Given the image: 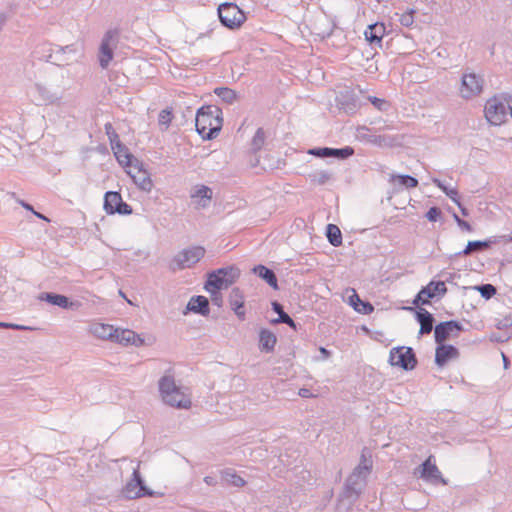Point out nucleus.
Wrapping results in <instances>:
<instances>
[{
  "label": "nucleus",
  "mask_w": 512,
  "mask_h": 512,
  "mask_svg": "<svg viewBox=\"0 0 512 512\" xmlns=\"http://www.w3.org/2000/svg\"><path fill=\"white\" fill-rule=\"evenodd\" d=\"M463 330V326L456 320L440 322L434 328V338L437 344L443 343L453 333L457 336Z\"/></svg>",
  "instance_id": "obj_14"
},
{
  "label": "nucleus",
  "mask_w": 512,
  "mask_h": 512,
  "mask_svg": "<svg viewBox=\"0 0 512 512\" xmlns=\"http://www.w3.org/2000/svg\"><path fill=\"white\" fill-rule=\"evenodd\" d=\"M349 302L355 311L364 315H368L374 310V307L370 302L362 301L356 293L349 297Z\"/></svg>",
  "instance_id": "obj_32"
},
{
  "label": "nucleus",
  "mask_w": 512,
  "mask_h": 512,
  "mask_svg": "<svg viewBox=\"0 0 512 512\" xmlns=\"http://www.w3.org/2000/svg\"><path fill=\"white\" fill-rule=\"evenodd\" d=\"M32 96L37 105H48L58 103L62 96L51 91L48 87L41 83H36L32 90Z\"/></svg>",
  "instance_id": "obj_16"
},
{
  "label": "nucleus",
  "mask_w": 512,
  "mask_h": 512,
  "mask_svg": "<svg viewBox=\"0 0 512 512\" xmlns=\"http://www.w3.org/2000/svg\"><path fill=\"white\" fill-rule=\"evenodd\" d=\"M0 327L2 328H8V329H13V330H28L30 329L29 327L27 326H23V325H19V324H12V323H5V322H0Z\"/></svg>",
  "instance_id": "obj_53"
},
{
  "label": "nucleus",
  "mask_w": 512,
  "mask_h": 512,
  "mask_svg": "<svg viewBox=\"0 0 512 512\" xmlns=\"http://www.w3.org/2000/svg\"><path fill=\"white\" fill-rule=\"evenodd\" d=\"M432 456H429L422 464H421V473L420 477L429 483L437 484L441 483L443 485H447L448 481L442 477V474L436 464L431 462Z\"/></svg>",
  "instance_id": "obj_17"
},
{
  "label": "nucleus",
  "mask_w": 512,
  "mask_h": 512,
  "mask_svg": "<svg viewBox=\"0 0 512 512\" xmlns=\"http://www.w3.org/2000/svg\"><path fill=\"white\" fill-rule=\"evenodd\" d=\"M319 351H320V353L322 354L323 359H327V358L330 356V351H329V350H327V349H326V348H324V347H320V348H319Z\"/></svg>",
  "instance_id": "obj_61"
},
{
  "label": "nucleus",
  "mask_w": 512,
  "mask_h": 512,
  "mask_svg": "<svg viewBox=\"0 0 512 512\" xmlns=\"http://www.w3.org/2000/svg\"><path fill=\"white\" fill-rule=\"evenodd\" d=\"M443 275H446V278L443 282H448V283H451L453 282V280L455 279L456 277V274L455 273H442Z\"/></svg>",
  "instance_id": "obj_58"
},
{
  "label": "nucleus",
  "mask_w": 512,
  "mask_h": 512,
  "mask_svg": "<svg viewBox=\"0 0 512 512\" xmlns=\"http://www.w3.org/2000/svg\"><path fill=\"white\" fill-rule=\"evenodd\" d=\"M277 338L269 329L262 328L259 331V349L262 352H272L276 345Z\"/></svg>",
  "instance_id": "obj_26"
},
{
  "label": "nucleus",
  "mask_w": 512,
  "mask_h": 512,
  "mask_svg": "<svg viewBox=\"0 0 512 512\" xmlns=\"http://www.w3.org/2000/svg\"><path fill=\"white\" fill-rule=\"evenodd\" d=\"M367 141L378 147H392L396 144L397 139L389 135L370 134Z\"/></svg>",
  "instance_id": "obj_35"
},
{
  "label": "nucleus",
  "mask_w": 512,
  "mask_h": 512,
  "mask_svg": "<svg viewBox=\"0 0 512 512\" xmlns=\"http://www.w3.org/2000/svg\"><path fill=\"white\" fill-rule=\"evenodd\" d=\"M433 184H435L439 189H441L447 197H449L454 203H458L460 199L459 193L456 188H449L446 186L440 179L433 178Z\"/></svg>",
  "instance_id": "obj_41"
},
{
  "label": "nucleus",
  "mask_w": 512,
  "mask_h": 512,
  "mask_svg": "<svg viewBox=\"0 0 512 512\" xmlns=\"http://www.w3.org/2000/svg\"><path fill=\"white\" fill-rule=\"evenodd\" d=\"M474 289L477 290L480 293V295L486 300H489L497 293L496 287L492 284H481L475 286Z\"/></svg>",
  "instance_id": "obj_43"
},
{
  "label": "nucleus",
  "mask_w": 512,
  "mask_h": 512,
  "mask_svg": "<svg viewBox=\"0 0 512 512\" xmlns=\"http://www.w3.org/2000/svg\"><path fill=\"white\" fill-rule=\"evenodd\" d=\"M212 196V189L203 184L194 186L190 192L192 203L198 209H204L208 207L212 200Z\"/></svg>",
  "instance_id": "obj_19"
},
{
  "label": "nucleus",
  "mask_w": 512,
  "mask_h": 512,
  "mask_svg": "<svg viewBox=\"0 0 512 512\" xmlns=\"http://www.w3.org/2000/svg\"><path fill=\"white\" fill-rule=\"evenodd\" d=\"M459 357V350L451 344H438L435 350V363L439 367H443L450 360Z\"/></svg>",
  "instance_id": "obj_20"
},
{
  "label": "nucleus",
  "mask_w": 512,
  "mask_h": 512,
  "mask_svg": "<svg viewBox=\"0 0 512 512\" xmlns=\"http://www.w3.org/2000/svg\"><path fill=\"white\" fill-rule=\"evenodd\" d=\"M484 87V79L481 75L473 72H465L461 77L460 95L463 99H471L478 96Z\"/></svg>",
  "instance_id": "obj_8"
},
{
  "label": "nucleus",
  "mask_w": 512,
  "mask_h": 512,
  "mask_svg": "<svg viewBox=\"0 0 512 512\" xmlns=\"http://www.w3.org/2000/svg\"><path fill=\"white\" fill-rule=\"evenodd\" d=\"M512 334L509 331H505L502 333H492L490 335V340L497 343H503L508 341L511 338Z\"/></svg>",
  "instance_id": "obj_48"
},
{
  "label": "nucleus",
  "mask_w": 512,
  "mask_h": 512,
  "mask_svg": "<svg viewBox=\"0 0 512 512\" xmlns=\"http://www.w3.org/2000/svg\"><path fill=\"white\" fill-rule=\"evenodd\" d=\"M173 115L170 109H163L158 116V123L160 126H164V129H168L171 124Z\"/></svg>",
  "instance_id": "obj_44"
},
{
  "label": "nucleus",
  "mask_w": 512,
  "mask_h": 512,
  "mask_svg": "<svg viewBox=\"0 0 512 512\" xmlns=\"http://www.w3.org/2000/svg\"><path fill=\"white\" fill-rule=\"evenodd\" d=\"M389 182H391V183L397 182L399 184V186L406 188V189L415 188L418 186V180L415 177H413L411 175H406V174H403V175L391 174L390 178H389Z\"/></svg>",
  "instance_id": "obj_36"
},
{
  "label": "nucleus",
  "mask_w": 512,
  "mask_h": 512,
  "mask_svg": "<svg viewBox=\"0 0 512 512\" xmlns=\"http://www.w3.org/2000/svg\"><path fill=\"white\" fill-rule=\"evenodd\" d=\"M109 143H110V146H111V149L115 148L116 145H121L123 144L121 141H120V138H119V135H117L116 138L112 137V138H109Z\"/></svg>",
  "instance_id": "obj_56"
},
{
  "label": "nucleus",
  "mask_w": 512,
  "mask_h": 512,
  "mask_svg": "<svg viewBox=\"0 0 512 512\" xmlns=\"http://www.w3.org/2000/svg\"><path fill=\"white\" fill-rule=\"evenodd\" d=\"M502 99L506 101L507 109L509 112L512 111V94L510 93H502Z\"/></svg>",
  "instance_id": "obj_55"
},
{
  "label": "nucleus",
  "mask_w": 512,
  "mask_h": 512,
  "mask_svg": "<svg viewBox=\"0 0 512 512\" xmlns=\"http://www.w3.org/2000/svg\"><path fill=\"white\" fill-rule=\"evenodd\" d=\"M222 110L214 105L203 106L198 109L195 118V127L204 140L216 138L222 129Z\"/></svg>",
  "instance_id": "obj_1"
},
{
  "label": "nucleus",
  "mask_w": 512,
  "mask_h": 512,
  "mask_svg": "<svg viewBox=\"0 0 512 512\" xmlns=\"http://www.w3.org/2000/svg\"><path fill=\"white\" fill-rule=\"evenodd\" d=\"M414 13V9L408 10L399 16L398 21L404 27H411L414 23Z\"/></svg>",
  "instance_id": "obj_45"
},
{
  "label": "nucleus",
  "mask_w": 512,
  "mask_h": 512,
  "mask_svg": "<svg viewBox=\"0 0 512 512\" xmlns=\"http://www.w3.org/2000/svg\"><path fill=\"white\" fill-rule=\"evenodd\" d=\"M207 292L210 294L212 303L217 307H221L223 303V297L220 293V290H210Z\"/></svg>",
  "instance_id": "obj_50"
},
{
  "label": "nucleus",
  "mask_w": 512,
  "mask_h": 512,
  "mask_svg": "<svg viewBox=\"0 0 512 512\" xmlns=\"http://www.w3.org/2000/svg\"><path fill=\"white\" fill-rule=\"evenodd\" d=\"M272 310L278 314V318L274 321L275 323H284L296 329L295 321L284 311L283 306L279 302H272Z\"/></svg>",
  "instance_id": "obj_34"
},
{
  "label": "nucleus",
  "mask_w": 512,
  "mask_h": 512,
  "mask_svg": "<svg viewBox=\"0 0 512 512\" xmlns=\"http://www.w3.org/2000/svg\"><path fill=\"white\" fill-rule=\"evenodd\" d=\"M441 209L438 208V207H431L425 217L430 221V222H436L439 220V218L441 217Z\"/></svg>",
  "instance_id": "obj_49"
},
{
  "label": "nucleus",
  "mask_w": 512,
  "mask_h": 512,
  "mask_svg": "<svg viewBox=\"0 0 512 512\" xmlns=\"http://www.w3.org/2000/svg\"><path fill=\"white\" fill-rule=\"evenodd\" d=\"M217 273L221 274L222 279L229 285H232L240 276V270L234 265L219 268Z\"/></svg>",
  "instance_id": "obj_37"
},
{
  "label": "nucleus",
  "mask_w": 512,
  "mask_h": 512,
  "mask_svg": "<svg viewBox=\"0 0 512 512\" xmlns=\"http://www.w3.org/2000/svg\"><path fill=\"white\" fill-rule=\"evenodd\" d=\"M112 151L117 162L122 167H131L135 164L136 158H134V156L129 152V149L124 144L116 145Z\"/></svg>",
  "instance_id": "obj_28"
},
{
  "label": "nucleus",
  "mask_w": 512,
  "mask_h": 512,
  "mask_svg": "<svg viewBox=\"0 0 512 512\" xmlns=\"http://www.w3.org/2000/svg\"><path fill=\"white\" fill-rule=\"evenodd\" d=\"M214 94L227 104H232L237 99L236 91L229 87H216L214 89Z\"/></svg>",
  "instance_id": "obj_40"
},
{
  "label": "nucleus",
  "mask_w": 512,
  "mask_h": 512,
  "mask_svg": "<svg viewBox=\"0 0 512 512\" xmlns=\"http://www.w3.org/2000/svg\"><path fill=\"white\" fill-rule=\"evenodd\" d=\"M103 208L108 215H130L132 207L123 201L122 196L117 191H107L104 195Z\"/></svg>",
  "instance_id": "obj_10"
},
{
  "label": "nucleus",
  "mask_w": 512,
  "mask_h": 512,
  "mask_svg": "<svg viewBox=\"0 0 512 512\" xmlns=\"http://www.w3.org/2000/svg\"><path fill=\"white\" fill-rule=\"evenodd\" d=\"M218 16L223 26L229 29L239 28L245 21L244 12L234 3H222L218 7Z\"/></svg>",
  "instance_id": "obj_6"
},
{
  "label": "nucleus",
  "mask_w": 512,
  "mask_h": 512,
  "mask_svg": "<svg viewBox=\"0 0 512 512\" xmlns=\"http://www.w3.org/2000/svg\"><path fill=\"white\" fill-rule=\"evenodd\" d=\"M415 317L420 324L419 334L424 335L431 333L435 322L433 315L425 308L418 307L415 310Z\"/></svg>",
  "instance_id": "obj_24"
},
{
  "label": "nucleus",
  "mask_w": 512,
  "mask_h": 512,
  "mask_svg": "<svg viewBox=\"0 0 512 512\" xmlns=\"http://www.w3.org/2000/svg\"><path fill=\"white\" fill-rule=\"evenodd\" d=\"M385 32L386 28L383 23H374L367 27L364 35L370 44H380Z\"/></svg>",
  "instance_id": "obj_27"
},
{
  "label": "nucleus",
  "mask_w": 512,
  "mask_h": 512,
  "mask_svg": "<svg viewBox=\"0 0 512 512\" xmlns=\"http://www.w3.org/2000/svg\"><path fill=\"white\" fill-rule=\"evenodd\" d=\"M507 111V104L502 99V93L489 99L485 106L486 119L492 125L502 124L505 121Z\"/></svg>",
  "instance_id": "obj_9"
},
{
  "label": "nucleus",
  "mask_w": 512,
  "mask_h": 512,
  "mask_svg": "<svg viewBox=\"0 0 512 512\" xmlns=\"http://www.w3.org/2000/svg\"><path fill=\"white\" fill-rule=\"evenodd\" d=\"M124 494L129 499H136L143 496H150L152 492L144 484L138 469H134L132 479L126 484Z\"/></svg>",
  "instance_id": "obj_13"
},
{
  "label": "nucleus",
  "mask_w": 512,
  "mask_h": 512,
  "mask_svg": "<svg viewBox=\"0 0 512 512\" xmlns=\"http://www.w3.org/2000/svg\"><path fill=\"white\" fill-rule=\"evenodd\" d=\"M132 170L128 171V174L132 178L134 184L143 192L149 193L154 184L150 177V173L143 169V164L135 159V164L131 166Z\"/></svg>",
  "instance_id": "obj_12"
},
{
  "label": "nucleus",
  "mask_w": 512,
  "mask_h": 512,
  "mask_svg": "<svg viewBox=\"0 0 512 512\" xmlns=\"http://www.w3.org/2000/svg\"><path fill=\"white\" fill-rule=\"evenodd\" d=\"M115 329L116 328H114L112 325L98 323V324L93 325L92 332L96 337H98L100 339L113 340L114 334L116 332Z\"/></svg>",
  "instance_id": "obj_33"
},
{
  "label": "nucleus",
  "mask_w": 512,
  "mask_h": 512,
  "mask_svg": "<svg viewBox=\"0 0 512 512\" xmlns=\"http://www.w3.org/2000/svg\"><path fill=\"white\" fill-rule=\"evenodd\" d=\"M104 129H105V133L109 138H116L118 133L116 132V130L114 129L113 125L110 123V122H107L105 125H104Z\"/></svg>",
  "instance_id": "obj_52"
},
{
  "label": "nucleus",
  "mask_w": 512,
  "mask_h": 512,
  "mask_svg": "<svg viewBox=\"0 0 512 512\" xmlns=\"http://www.w3.org/2000/svg\"><path fill=\"white\" fill-rule=\"evenodd\" d=\"M114 339L116 343L122 345H134L141 346L144 340L140 337V335L136 334L134 331L129 329H115Z\"/></svg>",
  "instance_id": "obj_21"
},
{
  "label": "nucleus",
  "mask_w": 512,
  "mask_h": 512,
  "mask_svg": "<svg viewBox=\"0 0 512 512\" xmlns=\"http://www.w3.org/2000/svg\"><path fill=\"white\" fill-rule=\"evenodd\" d=\"M119 32L117 29H109L105 32L99 47L98 60L102 69H106L114 56V48L118 43Z\"/></svg>",
  "instance_id": "obj_7"
},
{
  "label": "nucleus",
  "mask_w": 512,
  "mask_h": 512,
  "mask_svg": "<svg viewBox=\"0 0 512 512\" xmlns=\"http://www.w3.org/2000/svg\"><path fill=\"white\" fill-rule=\"evenodd\" d=\"M66 52H69V53L75 52L74 46L73 45H67L65 47L58 46L57 50L55 51V54L57 55L59 53H66Z\"/></svg>",
  "instance_id": "obj_54"
},
{
  "label": "nucleus",
  "mask_w": 512,
  "mask_h": 512,
  "mask_svg": "<svg viewBox=\"0 0 512 512\" xmlns=\"http://www.w3.org/2000/svg\"><path fill=\"white\" fill-rule=\"evenodd\" d=\"M369 100L380 111H387L388 108L390 107L389 103L385 99L369 97Z\"/></svg>",
  "instance_id": "obj_47"
},
{
  "label": "nucleus",
  "mask_w": 512,
  "mask_h": 512,
  "mask_svg": "<svg viewBox=\"0 0 512 512\" xmlns=\"http://www.w3.org/2000/svg\"><path fill=\"white\" fill-rule=\"evenodd\" d=\"M497 239L496 237H492L485 240H475V241H469L466 245V247L453 255H451L449 258L453 259L455 257L459 256H466L471 254L472 252H478L482 251L484 249H488L492 244L496 243Z\"/></svg>",
  "instance_id": "obj_22"
},
{
  "label": "nucleus",
  "mask_w": 512,
  "mask_h": 512,
  "mask_svg": "<svg viewBox=\"0 0 512 512\" xmlns=\"http://www.w3.org/2000/svg\"><path fill=\"white\" fill-rule=\"evenodd\" d=\"M222 479L234 487H243L246 485V481L232 469H225L222 472Z\"/></svg>",
  "instance_id": "obj_39"
},
{
  "label": "nucleus",
  "mask_w": 512,
  "mask_h": 512,
  "mask_svg": "<svg viewBox=\"0 0 512 512\" xmlns=\"http://www.w3.org/2000/svg\"><path fill=\"white\" fill-rule=\"evenodd\" d=\"M253 272L257 274L261 279H263L274 290L279 288L276 274L272 269L260 264L253 268Z\"/></svg>",
  "instance_id": "obj_29"
},
{
  "label": "nucleus",
  "mask_w": 512,
  "mask_h": 512,
  "mask_svg": "<svg viewBox=\"0 0 512 512\" xmlns=\"http://www.w3.org/2000/svg\"><path fill=\"white\" fill-rule=\"evenodd\" d=\"M205 249L202 246H192L178 252L169 263L172 271L190 268L199 262L205 255Z\"/></svg>",
  "instance_id": "obj_4"
},
{
  "label": "nucleus",
  "mask_w": 512,
  "mask_h": 512,
  "mask_svg": "<svg viewBox=\"0 0 512 512\" xmlns=\"http://www.w3.org/2000/svg\"><path fill=\"white\" fill-rule=\"evenodd\" d=\"M229 286L230 285L222 279L221 274L217 273L216 269L207 274V281L205 283L204 289L206 291L221 290L227 289Z\"/></svg>",
  "instance_id": "obj_30"
},
{
  "label": "nucleus",
  "mask_w": 512,
  "mask_h": 512,
  "mask_svg": "<svg viewBox=\"0 0 512 512\" xmlns=\"http://www.w3.org/2000/svg\"><path fill=\"white\" fill-rule=\"evenodd\" d=\"M36 217L40 218V219H43L45 221H49L47 217H45L43 214L39 213V212H36L35 210H33L32 212Z\"/></svg>",
  "instance_id": "obj_64"
},
{
  "label": "nucleus",
  "mask_w": 512,
  "mask_h": 512,
  "mask_svg": "<svg viewBox=\"0 0 512 512\" xmlns=\"http://www.w3.org/2000/svg\"><path fill=\"white\" fill-rule=\"evenodd\" d=\"M159 392L165 404L178 409H189L190 398L176 385L172 375H164L160 378Z\"/></svg>",
  "instance_id": "obj_3"
},
{
  "label": "nucleus",
  "mask_w": 512,
  "mask_h": 512,
  "mask_svg": "<svg viewBox=\"0 0 512 512\" xmlns=\"http://www.w3.org/2000/svg\"><path fill=\"white\" fill-rule=\"evenodd\" d=\"M37 299L67 310H74L80 306L79 302H73L65 295L52 292H42L37 296Z\"/></svg>",
  "instance_id": "obj_18"
},
{
  "label": "nucleus",
  "mask_w": 512,
  "mask_h": 512,
  "mask_svg": "<svg viewBox=\"0 0 512 512\" xmlns=\"http://www.w3.org/2000/svg\"><path fill=\"white\" fill-rule=\"evenodd\" d=\"M339 106L342 110H344L348 114H353L359 107L358 100L349 93L341 94L338 98Z\"/></svg>",
  "instance_id": "obj_31"
},
{
  "label": "nucleus",
  "mask_w": 512,
  "mask_h": 512,
  "mask_svg": "<svg viewBox=\"0 0 512 512\" xmlns=\"http://www.w3.org/2000/svg\"><path fill=\"white\" fill-rule=\"evenodd\" d=\"M309 394H310V391H309L308 389H305V388H302V389H300V391H299V395H300L301 397H308V396H309Z\"/></svg>",
  "instance_id": "obj_63"
},
{
  "label": "nucleus",
  "mask_w": 512,
  "mask_h": 512,
  "mask_svg": "<svg viewBox=\"0 0 512 512\" xmlns=\"http://www.w3.org/2000/svg\"><path fill=\"white\" fill-rule=\"evenodd\" d=\"M326 237H327L329 243L334 247H338L342 244V233H341L339 227L335 224L327 225Z\"/></svg>",
  "instance_id": "obj_38"
},
{
  "label": "nucleus",
  "mask_w": 512,
  "mask_h": 512,
  "mask_svg": "<svg viewBox=\"0 0 512 512\" xmlns=\"http://www.w3.org/2000/svg\"><path fill=\"white\" fill-rule=\"evenodd\" d=\"M446 293L447 287L445 282L432 280L418 292L413 300V304L416 306L419 304L427 305L430 304V299L436 296L443 297Z\"/></svg>",
  "instance_id": "obj_11"
},
{
  "label": "nucleus",
  "mask_w": 512,
  "mask_h": 512,
  "mask_svg": "<svg viewBox=\"0 0 512 512\" xmlns=\"http://www.w3.org/2000/svg\"><path fill=\"white\" fill-rule=\"evenodd\" d=\"M7 19H8V16L5 13L1 12L0 13V31L2 30L3 26L5 25Z\"/></svg>",
  "instance_id": "obj_59"
},
{
  "label": "nucleus",
  "mask_w": 512,
  "mask_h": 512,
  "mask_svg": "<svg viewBox=\"0 0 512 512\" xmlns=\"http://www.w3.org/2000/svg\"><path fill=\"white\" fill-rule=\"evenodd\" d=\"M455 204L459 207V209H460V211H461V213H462V215H463V216H468V215H469L467 208H465V207L461 204L460 199L458 200V203H455Z\"/></svg>",
  "instance_id": "obj_60"
},
{
  "label": "nucleus",
  "mask_w": 512,
  "mask_h": 512,
  "mask_svg": "<svg viewBox=\"0 0 512 512\" xmlns=\"http://www.w3.org/2000/svg\"><path fill=\"white\" fill-rule=\"evenodd\" d=\"M229 304L239 320H245L246 312L244 309V295L238 287H234L231 290L229 295Z\"/></svg>",
  "instance_id": "obj_23"
},
{
  "label": "nucleus",
  "mask_w": 512,
  "mask_h": 512,
  "mask_svg": "<svg viewBox=\"0 0 512 512\" xmlns=\"http://www.w3.org/2000/svg\"><path fill=\"white\" fill-rule=\"evenodd\" d=\"M502 358H503L504 368L507 369L509 367L510 361L504 353H502Z\"/></svg>",
  "instance_id": "obj_62"
},
{
  "label": "nucleus",
  "mask_w": 512,
  "mask_h": 512,
  "mask_svg": "<svg viewBox=\"0 0 512 512\" xmlns=\"http://www.w3.org/2000/svg\"><path fill=\"white\" fill-rule=\"evenodd\" d=\"M264 143H265V132H264L263 128H258L252 141H251V150L254 153H257L259 150L262 149Z\"/></svg>",
  "instance_id": "obj_42"
},
{
  "label": "nucleus",
  "mask_w": 512,
  "mask_h": 512,
  "mask_svg": "<svg viewBox=\"0 0 512 512\" xmlns=\"http://www.w3.org/2000/svg\"><path fill=\"white\" fill-rule=\"evenodd\" d=\"M495 326L498 330L508 331L512 327V313L497 319Z\"/></svg>",
  "instance_id": "obj_46"
},
{
  "label": "nucleus",
  "mask_w": 512,
  "mask_h": 512,
  "mask_svg": "<svg viewBox=\"0 0 512 512\" xmlns=\"http://www.w3.org/2000/svg\"><path fill=\"white\" fill-rule=\"evenodd\" d=\"M389 363L405 371L413 370L417 366L416 354L411 347L398 346L390 350Z\"/></svg>",
  "instance_id": "obj_5"
},
{
  "label": "nucleus",
  "mask_w": 512,
  "mask_h": 512,
  "mask_svg": "<svg viewBox=\"0 0 512 512\" xmlns=\"http://www.w3.org/2000/svg\"><path fill=\"white\" fill-rule=\"evenodd\" d=\"M186 309L190 312L207 316L209 314V301L205 296H193L190 298Z\"/></svg>",
  "instance_id": "obj_25"
},
{
  "label": "nucleus",
  "mask_w": 512,
  "mask_h": 512,
  "mask_svg": "<svg viewBox=\"0 0 512 512\" xmlns=\"http://www.w3.org/2000/svg\"><path fill=\"white\" fill-rule=\"evenodd\" d=\"M18 203L24 208L26 209L27 211H31L33 212L34 208L32 205H30L29 203L23 201V200H18Z\"/></svg>",
  "instance_id": "obj_57"
},
{
  "label": "nucleus",
  "mask_w": 512,
  "mask_h": 512,
  "mask_svg": "<svg viewBox=\"0 0 512 512\" xmlns=\"http://www.w3.org/2000/svg\"><path fill=\"white\" fill-rule=\"evenodd\" d=\"M371 469L372 465L367 464L365 456L362 455L360 463L347 477L340 499L347 500L349 504H354L359 499L366 485V479L371 472Z\"/></svg>",
  "instance_id": "obj_2"
},
{
  "label": "nucleus",
  "mask_w": 512,
  "mask_h": 512,
  "mask_svg": "<svg viewBox=\"0 0 512 512\" xmlns=\"http://www.w3.org/2000/svg\"><path fill=\"white\" fill-rule=\"evenodd\" d=\"M453 218L461 230L466 232H471L473 230L470 223L461 219L456 213L453 214Z\"/></svg>",
  "instance_id": "obj_51"
},
{
  "label": "nucleus",
  "mask_w": 512,
  "mask_h": 512,
  "mask_svg": "<svg viewBox=\"0 0 512 512\" xmlns=\"http://www.w3.org/2000/svg\"><path fill=\"white\" fill-rule=\"evenodd\" d=\"M354 149L351 146H345L342 148H330V147H322V148H313L308 151L310 155L327 158L332 157L339 160H345L352 155H354Z\"/></svg>",
  "instance_id": "obj_15"
}]
</instances>
